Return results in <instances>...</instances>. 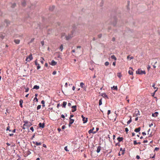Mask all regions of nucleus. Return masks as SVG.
<instances>
[{
    "instance_id": "obj_1",
    "label": "nucleus",
    "mask_w": 160,
    "mask_h": 160,
    "mask_svg": "<svg viewBox=\"0 0 160 160\" xmlns=\"http://www.w3.org/2000/svg\"><path fill=\"white\" fill-rule=\"evenodd\" d=\"M75 30H72L71 32V33L70 34H69L68 36H65L66 39L67 40H68L71 38L73 37V34L75 32Z\"/></svg>"
},
{
    "instance_id": "obj_2",
    "label": "nucleus",
    "mask_w": 160,
    "mask_h": 160,
    "mask_svg": "<svg viewBox=\"0 0 160 160\" xmlns=\"http://www.w3.org/2000/svg\"><path fill=\"white\" fill-rule=\"evenodd\" d=\"M136 73L137 74L141 75L143 74H146L145 71H142L140 69H138V70L136 71Z\"/></svg>"
},
{
    "instance_id": "obj_3",
    "label": "nucleus",
    "mask_w": 160,
    "mask_h": 160,
    "mask_svg": "<svg viewBox=\"0 0 160 160\" xmlns=\"http://www.w3.org/2000/svg\"><path fill=\"white\" fill-rule=\"evenodd\" d=\"M153 62L151 64L152 65L154 68H155L158 65L157 62L155 59L152 60Z\"/></svg>"
},
{
    "instance_id": "obj_4",
    "label": "nucleus",
    "mask_w": 160,
    "mask_h": 160,
    "mask_svg": "<svg viewBox=\"0 0 160 160\" xmlns=\"http://www.w3.org/2000/svg\"><path fill=\"white\" fill-rule=\"evenodd\" d=\"M33 58L32 54V53H31L28 57H27L26 59V61L27 62H29L31 60H32L33 59Z\"/></svg>"
},
{
    "instance_id": "obj_5",
    "label": "nucleus",
    "mask_w": 160,
    "mask_h": 160,
    "mask_svg": "<svg viewBox=\"0 0 160 160\" xmlns=\"http://www.w3.org/2000/svg\"><path fill=\"white\" fill-rule=\"evenodd\" d=\"M82 121L83 122V123H85L87 122L88 121V118H85L84 117V116L83 115H82Z\"/></svg>"
},
{
    "instance_id": "obj_6",
    "label": "nucleus",
    "mask_w": 160,
    "mask_h": 160,
    "mask_svg": "<svg viewBox=\"0 0 160 160\" xmlns=\"http://www.w3.org/2000/svg\"><path fill=\"white\" fill-rule=\"evenodd\" d=\"M45 124L44 123H41L40 122L38 124L39 127L43 128L44 127Z\"/></svg>"
},
{
    "instance_id": "obj_7",
    "label": "nucleus",
    "mask_w": 160,
    "mask_h": 160,
    "mask_svg": "<svg viewBox=\"0 0 160 160\" xmlns=\"http://www.w3.org/2000/svg\"><path fill=\"white\" fill-rule=\"evenodd\" d=\"M76 108L77 106L76 105L73 106H72V108L73 109L72 110V112H74L76 111L77 110Z\"/></svg>"
},
{
    "instance_id": "obj_8",
    "label": "nucleus",
    "mask_w": 160,
    "mask_h": 160,
    "mask_svg": "<svg viewBox=\"0 0 160 160\" xmlns=\"http://www.w3.org/2000/svg\"><path fill=\"white\" fill-rule=\"evenodd\" d=\"M158 114V112H155L154 113L152 114V116L153 117H157Z\"/></svg>"
},
{
    "instance_id": "obj_9",
    "label": "nucleus",
    "mask_w": 160,
    "mask_h": 160,
    "mask_svg": "<svg viewBox=\"0 0 160 160\" xmlns=\"http://www.w3.org/2000/svg\"><path fill=\"white\" fill-rule=\"evenodd\" d=\"M32 143L36 145V146H39L42 143L41 142H36L33 141Z\"/></svg>"
},
{
    "instance_id": "obj_10",
    "label": "nucleus",
    "mask_w": 160,
    "mask_h": 160,
    "mask_svg": "<svg viewBox=\"0 0 160 160\" xmlns=\"http://www.w3.org/2000/svg\"><path fill=\"white\" fill-rule=\"evenodd\" d=\"M94 128H93L92 129L90 130L88 132L89 133V134H90L91 133H93L94 134L96 132H93V131L94 130Z\"/></svg>"
},
{
    "instance_id": "obj_11",
    "label": "nucleus",
    "mask_w": 160,
    "mask_h": 160,
    "mask_svg": "<svg viewBox=\"0 0 160 160\" xmlns=\"http://www.w3.org/2000/svg\"><path fill=\"white\" fill-rule=\"evenodd\" d=\"M28 124H27V125H26V126H25V127H27L28 128L30 127L31 126L32 124V123L30 122H28Z\"/></svg>"
},
{
    "instance_id": "obj_12",
    "label": "nucleus",
    "mask_w": 160,
    "mask_h": 160,
    "mask_svg": "<svg viewBox=\"0 0 160 160\" xmlns=\"http://www.w3.org/2000/svg\"><path fill=\"white\" fill-rule=\"evenodd\" d=\"M57 63V62L55 61L54 60H52L51 62V64L52 66H55Z\"/></svg>"
},
{
    "instance_id": "obj_13",
    "label": "nucleus",
    "mask_w": 160,
    "mask_h": 160,
    "mask_svg": "<svg viewBox=\"0 0 160 160\" xmlns=\"http://www.w3.org/2000/svg\"><path fill=\"white\" fill-rule=\"evenodd\" d=\"M120 151H122V153H121L123 155L125 153V148H124L123 149H122V148H120Z\"/></svg>"
},
{
    "instance_id": "obj_14",
    "label": "nucleus",
    "mask_w": 160,
    "mask_h": 160,
    "mask_svg": "<svg viewBox=\"0 0 160 160\" xmlns=\"http://www.w3.org/2000/svg\"><path fill=\"white\" fill-rule=\"evenodd\" d=\"M155 84L154 83H152V87L154 89H156V90L154 92H156L158 90V88L155 87Z\"/></svg>"
},
{
    "instance_id": "obj_15",
    "label": "nucleus",
    "mask_w": 160,
    "mask_h": 160,
    "mask_svg": "<svg viewBox=\"0 0 160 160\" xmlns=\"http://www.w3.org/2000/svg\"><path fill=\"white\" fill-rule=\"evenodd\" d=\"M22 5L23 6H25L26 5V2L25 0H22L21 1Z\"/></svg>"
},
{
    "instance_id": "obj_16",
    "label": "nucleus",
    "mask_w": 160,
    "mask_h": 160,
    "mask_svg": "<svg viewBox=\"0 0 160 160\" xmlns=\"http://www.w3.org/2000/svg\"><path fill=\"white\" fill-rule=\"evenodd\" d=\"M69 122L70 124H72L74 122V120L71 118H69Z\"/></svg>"
},
{
    "instance_id": "obj_17",
    "label": "nucleus",
    "mask_w": 160,
    "mask_h": 160,
    "mask_svg": "<svg viewBox=\"0 0 160 160\" xmlns=\"http://www.w3.org/2000/svg\"><path fill=\"white\" fill-rule=\"evenodd\" d=\"M140 130H141V128L140 127H139L138 128H136L134 130V131L136 132H139L140 131Z\"/></svg>"
},
{
    "instance_id": "obj_18",
    "label": "nucleus",
    "mask_w": 160,
    "mask_h": 160,
    "mask_svg": "<svg viewBox=\"0 0 160 160\" xmlns=\"http://www.w3.org/2000/svg\"><path fill=\"white\" fill-rule=\"evenodd\" d=\"M102 96L105 98H108V96L105 93H102Z\"/></svg>"
},
{
    "instance_id": "obj_19",
    "label": "nucleus",
    "mask_w": 160,
    "mask_h": 160,
    "mask_svg": "<svg viewBox=\"0 0 160 160\" xmlns=\"http://www.w3.org/2000/svg\"><path fill=\"white\" fill-rule=\"evenodd\" d=\"M123 139V138L122 137H119L117 138V140H118L119 142L122 141Z\"/></svg>"
},
{
    "instance_id": "obj_20",
    "label": "nucleus",
    "mask_w": 160,
    "mask_h": 160,
    "mask_svg": "<svg viewBox=\"0 0 160 160\" xmlns=\"http://www.w3.org/2000/svg\"><path fill=\"white\" fill-rule=\"evenodd\" d=\"M101 149V147L100 146H99L98 147L97 149V153H99L100 152Z\"/></svg>"
},
{
    "instance_id": "obj_21",
    "label": "nucleus",
    "mask_w": 160,
    "mask_h": 160,
    "mask_svg": "<svg viewBox=\"0 0 160 160\" xmlns=\"http://www.w3.org/2000/svg\"><path fill=\"white\" fill-rule=\"evenodd\" d=\"M39 86L35 85L34 86L33 89L38 90V89H39Z\"/></svg>"
},
{
    "instance_id": "obj_22",
    "label": "nucleus",
    "mask_w": 160,
    "mask_h": 160,
    "mask_svg": "<svg viewBox=\"0 0 160 160\" xmlns=\"http://www.w3.org/2000/svg\"><path fill=\"white\" fill-rule=\"evenodd\" d=\"M20 40L19 39H15L14 40V42L17 44H18L20 43Z\"/></svg>"
},
{
    "instance_id": "obj_23",
    "label": "nucleus",
    "mask_w": 160,
    "mask_h": 160,
    "mask_svg": "<svg viewBox=\"0 0 160 160\" xmlns=\"http://www.w3.org/2000/svg\"><path fill=\"white\" fill-rule=\"evenodd\" d=\"M22 103H23V101H22V99H21L19 101V105H20V106L21 108L22 107Z\"/></svg>"
},
{
    "instance_id": "obj_24",
    "label": "nucleus",
    "mask_w": 160,
    "mask_h": 160,
    "mask_svg": "<svg viewBox=\"0 0 160 160\" xmlns=\"http://www.w3.org/2000/svg\"><path fill=\"white\" fill-rule=\"evenodd\" d=\"M4 22L6 24V25L5 26H8V24H9L10 23V22L9 21H7V20H5Z\"/></svg>"
},
{
    "instance_id": "obj_25",
    "label": "nucleus",
    "mask_w": 160,
    "mask_h": 160,
    "mask_svg": "<svg viewBox=\"0 0 160 160\" xmlns=\"http://www.w3.org/2000/svg\"><path fill=\"white\" fill-rule=\"evenodd\" d=\"M55 8V6H52L51 7H50L49 8V9L51 11H53V9H54Z\"/></svg>"
},
{
    "instance_id": "obj_26",
    "label": "nucleus",
    "mask_w": 160,
    "mask_h": 160,
    "mask_svg": "<svg viewBox=\"0 0 160 160\" xmlns=\"http://www.w3.org/2000/svg\"><path fill=\"white\" fill-rule=\"evenodd\" d=\"M111 58L112 59H114L115 60H117L116 58L115 57V56L114 55H112L111 56Z\"/></svg>"
},
{
    "instance_id": "obj_27",
    "label": "nucleus",
    "mask_w": 160,
    "mask_h": 160,
    "mask_svg": "<svg viewBox=\"0 0 160 160\" xmlns=\"http://www.w3.org/2000/svg\"><path fill=\"white\" fill-rule=\"evenodd\" d=\"M4 26H5L4 24L3 25L2 23H0V30L2 29Z\"/></svg>"
},
{
    "instance_id": "obj_28",
    "label": "nucleus",
    "mask_w": 160,
    "mask_h": 160,
    "mask_svg": "<svg viewBox=\"0 0 160 160\" xmlns=\"http://www.w3.org/2000/svg\"><path fill=\"white\" fill-rule=\"evenodd\" d=\"M67 102H63V107L65 108L66 107V105H67Z\"/></svg>"
},
{
    "instance_id": "obj_29",
    "label": "nucleus",
    "mask_w": 160,
    "mask_h": 160,
    "mask_svg": "<svg viewBox=\"0 0 160 160\" xmlns=\"http://www.w3.org/2000/svg\"><path fill=\"white\" fill-rule=\"evenodd\" d=\"M111 88L113 90H117L118 89L117 86H113Z\"/></svg>"
},
{
    "instance_id": "obj_30",
    "label": "nucleus",
    "mask_w": 160,
    "mask_h": 160,
    "mask_svg": "<svg viewBox=\"0 0 160 160\" xmlns=\"http://www.w3.org/2000/svg\"><path fill=\"white\" fill-rule=\"evenodd\" d=\"M131 122H132L131 117V116H130V119L127 122V124L128 125Z\"/></svg>"
},
{
    "instance_id": "obj_31",
    "label": "nucleus",
    "mask_w": 160,
    "mask_h": 160,
    "mask_svg": "<svg viewBox=\"0 0 160 160\" xmlns=\"http://www.w3.org/2000/svg\"><path fill=\"white\" fill-rule=\"evenodd\" d=\"M117 76L120 78H121L122 75L120 73H117Z\"/></svg>"
},
{
    "instance_id": "obj_32",
    "label": "nucleus",
    "mask_w": 160,
    "mask_h": 160,
    "mask_svg": "<svg viewBox=\"0 0 160 160\" xmlns=\"http://www.w3.org/2000/svg\"><path fill=\"white\" fill-rule=\"evenodd\" d=\"M28 122L27 121H24L23 122L24 123V124H23V126L25 127V126H26V125H27V124H28Z\"/></svg>"
},
{
    "instance_id": "obj_33",
    "label": "nucleus",
    "mask_w": 160,
    "mask_h": 160,
    "mask_svg": "<svg viewBox=\"0 0 160 160\" xmlns=\"http://www.w3.org/2000/svg\"><path fill=\"white\" fill-rule=\"evenodd\" d=\"M41 103L42 104V106L43 107H44L45 106V101L44 100H42L41 101Z\"/></svg>"
},
{
    "instance_id": "obj_34",
    "label": "nucleus",
    "mask_w": 160,
    "mask_h": 160,
    "mask_svg": "<svg viewBox=\"0 0 160 160\" xmlns=\"http://www.w3.org/2000/svg\"><path fill=\"white\" fill-rule=\"evenodd\" d=\"M102 104V99H101L99 100V106L101 105Z\"/></svg>"
},
{
    "instance_id": "obj_35",
    "label": "nucleus",
    "mask_w": 160,
    "mask_h": 160,
    "mask_svg": "<svg viewBox=\"0 0 160 160\" xmlns=\"http://www.w3.org/2000/svg\"><path fill=\"white\" fill-rule=\"evenodd\" d=\"M61 50V51H62L63 49V45L62 44L61 45L60 47V48H59Z\"/></svg>"
},
{
    "instance_id": "obj_36",
    "label": "nucleus",
    "mask_w": 160,
    "mask_h": 160,
    "mask_svg": "<svg viewBox=\"0 0 160 160\" xmlns=\"http://www.w3.org/2000/svg\"><path fill=\"white\" fill-rule=\"evenodd\" d=\"M84 85V83H83L82 82H81L80 83V87L82 88H83V87Z\"/></svg>"
},
{
    "instance_id": "obj_37",
    "label": "nucleus",
    "mask_w": 160,
    "mask_h": 160,
    "mask_svg": "<svg viewBox=\"0 0 160 160\" xmlns=\"http://www.w3.org/2000/svg\"><path fill=\"white\" fill-rule=\"evenodd\" d=\"M128 59H130V60H131L133 58V57H130L129 56H127V58Z\"/></svg>"
},
{
    "instance_id": "obj_38",
    "label": "nucleus",
    "mask_w": 160,
    "mask_h": 160,
    "mask_svg": "<svg viewBox=\"0 0 160 160\" xmlns=\"http://www.w3.org/2000/svg\"><path fill=\"white\" fill-rule=\"evenodd\" d=\"M41 58L42 59V60H41L40 62L42 64H43L44 63V61H45L44 59L42 57Z\"/></svg>"
},
{
    "instance_id": "obj_39",
    "label": "nucleus",
    "mask_w": 160,
    "mask_h": 160,
    "mask_svg": "<svg viewBox=\"0 0 160 160\" xmlns=\"http://www.w3.org/2000/svg\"><path fill=\"white\" fill-rule=\"evenodd\" d=\"M128 72L130 75H132L133 74V72L132 71H131L130 70H129Z\"/></svg>"
},
{
    "instance_id": "obj_40",
    "label": "nucleus",
    "mask_w": 160,
    "mask_h": 160,
    "mask_svg": "<svg viewBox=\"0 0 160 160\" xmlns=\"http://www.w3.org/2000/svg\"><path fill=\"white\" fill-rule=\"evenodd\" d=\"M35 63L36 65H38L39 64L37 62V59H36L35 61Z\"/></svg>"
},
{
    "instance_id": "obj_41",
    "label": "nucleus",
    "mask_w": 160,
    "mask_h": 160,
    "mask_svg": "<svg viewBox=\"0 0 160 160\" xmlns=\"http://www.w3.org/2000/svg\"><path fill=\"white\" fill-rule=\"evenodd\" d=\"M109 64V62H106L105 63V65L106 66H108Z\"/></svg>"
},
{
    "instance_id": "obj_42",
    "label": "nucleus",
    "mask_w": 160,
    "mask_h": 160,
    "mask_svg": "<svg viewBox=\"0 0 160 160\" xmlns=\"http://www.w3.org/2000/svg\"><path fill=\"white\" fill-rule=\"evenodd\" d=\"M9 128H10V127L9 126H8V127H7V129H6V130L7 131H11V130H10L9 129Z\"/></svg>"
},
{
    "instance_id": "obj_43",
    "label": "nucleus",
    "mask_w": 160,
    "mask_h": 160,
    "mask_svg": "<svg viewBox=\"0 0 160 160\" xmlns=\"http://www.w3.org/2000/svg\"><path fill=\"white\" fill-rule=\"evenodd\" d=\"M5 37V35H1L0 36V38L2 39H3Z\"/></svg>"
},
{
    "instance_id": "obj_44",
    "label": "nucleus",
    "mask_w": 160,
    "mask_h": 160,
    "mask_svg": "<svg viewBox=\"0 0 160 160\" xmlns=\"http://www.w3.org/2000/svg\"><path fill=\"white\" fill-rule=\"evenodd\" d=\"M41 108V105H38L37 107V110H38L40 109Z\"/></svg>"
},
{
    "instance_id": "obj_45",
    "label": "nucleus",
    "mask_w": 160,
    "mask_h": 160,
    "mask_svg": "<svg viewBox=\"0 0 160 160\" xmlns=\"http://www.w3.org/2000/svg\"><path fill=\"white\" fill-rule=\"evenodd\" d=\"M133 144L134 145H136L138 144V143H137V141L136 140H134V141H133Z\"/></svg>"
},
{
    "instance_id": "obj_46",
    "label": "nucleus",
    "mask_w": 160,
    "mask_h": 160,
    "mask_svg": "<svg viewBox=\"0 0 160 160\" xmlns=\"http://www.w3.org/2000/svg\"><path fill=\"white\" fill-rule=\"evenodd\" d=\"M64 150L66 151H68L69 150L68 149L67 147L66 146L64 148Z\"/></svg>"
},
{
    "instance_id": "obj_47",
    "label": "nucleus",
    "mask_w": 160,
    "mask_h": 160,
    "mask_svg": "<svg viewBox=\"0 0 160 160\" xmlns=\"http://www.w3.org/2000/svg\"><path fill=\"white\" fill-rule=\"evenodd\" d=\"M159 149V148L156 147L155 148L154 151H158Z\"/></svg>"
},
{
    "instance_id": "obj_48",
    "label": "nucleus",
    "mask_w": 160,
    "mask_h": 160,
    "mask_svg": "<svg viewBox=\"0 0 160 160\" xmlns=\"http://www.w3.org/2000/svg\"><path fill=\"white\" fill-rule=\"evenodd\" d=\"M37 69L38 70L40 68H41V67L39 66V64L38 65H37Z\"/></svg>"
},
{
    "instance_id": "obj_49",
    "label": "nucleus",
    "mask_w": 160,
    "mask_h": 160,
    "mask_svg": "<svg viewBox=\"0 0 160 160\" xmlns=\"http://www.w3.org/2000/svg\"><path fill=\"white\" fill-rule=\"evenodd\" d=\"M41 44L43 46L44 45V41H42L41 42Z\"/></svg>"
},
{
    "instance_id": "obj_50",
    "label": "nucleus",
    "mask_w": 160,
    "mask_h": 160,
    "mask_svg": "<svg viewBox=\"0 0 160 160\" xmlns=\"http://www.w3.org/2000/svg\"><path fill=\"white\" fill-rule=\"evenodd\" d=\"M29 89L28 88H27L26 89V90H25V92H27L28 91H29Z\"/></svg>"
},
{
    "instance_id": "obj_51",
    "label": "nucleus",
    "mask_w": 160,
    "mask_h": 160,
    "mask_svg": "<svg viewBox=\"0 0 160 160\" xmlns=\"http://www.w3.org/2000/svg\"><path fill=\"white\" fill-rule=\"evenodd\" d=\"M12 5V7L14 8L16 6V4L14 3H13Z\"/></svg>"
},
{
    "instance_id": "obj_52",
    "label": "nucleus",
    "mask_w": 160,
    "mask_h": 160,
    "mask_svg": "<svg viewBox=\"0 0 160 160\" xmlns=\"http://www.w3.org/2000/svg\"><path fill=\"white\" fill-rule=\"evenodd\" d=\"M30 129L32 131V132H33L34 131V128L33 127H31L30 128Z\"/></svg>"
},
{
    "instance_id": "obj_53",
    "label": "nucleus",
    "mask_w": 160,
    "mask_h": 160,
    "mask_svg": "<svg viewBox=\"0 0 160 160\" xmlns=\"http://www.w3.org/2000/svg\"><path fill=\"white\" fill-rule=\"evenodd\" d=\"M34 40V38H32L31 39V41H30V42L31 43V42H32Z\"/></svg>"
},
{
    "instance_id": "obj_54",
    "label": "nucleus",
    "mask_w": 160,
    "mask_h": 160,
    "mask_svg": "<svg viewBox=\"0 0 160 160\" xmlns=\"http://www.w3.org/2000/svg\"><path fill=\"white\" fill-rule=\"evenodd\" d=\"M136 158L137 159H140V157H139V156H138V155H137V156H136Z\"/></svg>"
},
{
    "instance_id": "obj_55",
    "label": "nucleus",
    "mask_w": 160,
    "mask_h": 160,
    "mask_svg": "<svg viewBox=\"0 0 160 160\" xmlns=\"http://www.w3.org/2000/svg\"><path fill=\"white\" fill-rule=\"evenodd\" d=\"M56 71H54L52 72V74L53 75L56 74Z\"/></svg>"
},
{
    "instance_id": "obj_56",
    "label": "nucleus",
    "mask_w": 160,
    "mask_h": 160,
    "mask_svg": "<svg viewBox=\"0 0 160 160\" xmlns=\"http://www.w3.org/2000/svg\"><path fill=\"white\" fill-rule=\"evenodd\" d=\"M111 113V111L110 110H108V115H109Z\"/></svg>"
},
{
    "instance_id": "obj_57",
    "label": "nucleus",
    "mask_w": 160,
    "mask_h": 160,
    "mask_svg": "<svg viewBox=\"0 0 160 160\" xmlns=\"http://www.w3.org/2000/svg\"><path fill=\"white\" fill-rule=\"evenodd\" d=\"M61 117L62 118H63V119H64L65 118V116H64V115L63 114H62L61 115Z\"/></svg>"
},
{
    "instance_id": "obj_58",
    "label": "nucleus",
    "mask_w": 160,
    "mask_h": 160,
    "mask_svg": "<svg viewBox=\"0 0 160 160\" xmlns=\"http://www.w3.org/2000/svg\"><path fill=\"white\" fill-rule=\"evenodd\" d=\"M125 131L127 132L128 131V128H125Z\"/></svg>"
},
{
    "instance_id": "obj_59",
    "label": "nucleus",
    "mask_w": 160,
    "mask_h": 160,
    "mask_svg": "<svg viewBox=\"0 0 160 160\" xmlns=\"http://www.w3.org/2000/svg\"><path fill=\"white\" fill-rule=\"evenodd\" d=\"M148 142V140H144L143 141V143H147V142Z\"/></svg>"
},
{
    "instance_id": "obj_60",
    "label": "nucleus",
    "mask_w": 160,
    "mask_h": 160,
    "mask_svg": "<svg viewBox=\"0 0 160 160\" xmlns=\"http://www.w3.org/2000/svg\"><path fill=\"white\" fill-rule=\"evenodd\" d=\"M65 128V125H63L62 126V129H64Z\"/></svg>"
},
{
    "instance_id": "obj_61",
    "label": "nucleus",
    "mask_w": 160,
    "mask_h": 160,
    "mask_svg": "<svg viewBox=\"0 0 160 160\" xmlns=\"http://www.w3.org/2000/svg\"><path fill=\"white\" fill-rule=\"evenodd\" d=\"M142 134L143 135V136H144L146 135V133L145 132H142Z\"/></svg>"
},
{
    "instance_id": "obj_62",
    "label": "nucleus",
    "mask_w": 160,
    "mask_h": 160,
    "mask_svg": "<svg viewBox=\"0 0 160 160\" xmlns=\"http://www.w3.org/2000/svg\"><path fill=\"white\" fill-rule=\"evenodd\" d=\"M34 100H36V102H38V98H37V97H35L34 98Z\"/></svg>"
},
{
    "instance_id": "obj_63",
    "label": "nucleus",
    "mask_w": 160,
    "mask_h": 160,
    "mask_svg": "<svg viewBox=\"0 0 160 160\" xmlns=\"http://www.w3.org/2000/svg\"><path fill=\"white\" fill-rule=\"evenodd\" d=\"M112 40L113 41H114L115 40V38L113 37L112 38Z\"/></svg>"
},
{
    "instance_id": "obj_64",
    "label": "nucleus",
    "mask_w": 160,
    "mask_h": 160,
    "mask_svg": "<svg viewBox=\"0 0 160 160\" xmlns=\"http://www.w3.org/2000/svg\"><path fill=\"white\" fill-rule=\"evenodd\" d=\"M68 106H71V104L69 102L68 103Z\"/></svg>"
}]
</instances>
